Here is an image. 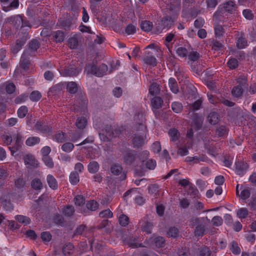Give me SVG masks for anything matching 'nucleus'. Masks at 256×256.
<instances>
[{
  "label": "nucleus",
  "instance_id": "nucleus-1",
  "mask_svg": "<svg viewBox=\"0 0 256 256\" xmlns=\"http://www.w3.org/2000/svg\"><path fill=\"white\" fill-rule=\"evenodd\" d=\"M140 132H136L134 134L132 138V144L134 147H140L142 146L146 140L145 128L142 124L139 125Z\"/></svg>",
  "mask_w": 256,
  "mask_h": 256
},
{
  "label": "nucleus",
  "instance_id": "nucleus-2",
  "mask_svg": "<svg viewBox=\"0 0 256 256\" xmlns=\"http://www.w3.org/2000/svg\"><path fill=\"white\" fill-rule=\"evenodd\" d=\"M13 140L14 141V145L12 146L9 147V149L12 156L21 148L23 144L24 138L22 134L18 133L14 136Z\"/></svg>",
  "mask_w": 256,
  "mask_h": 256
},
{
  "label": "nucleus",
  "instance_id": "nucleus-3",
  "mask_svg": "<svg viewBox=\"0 0 256 256\" xmlns=\"http://www.w3.org/2000/svg\"><path fill=\"white\" fill-rule=\"evenodd\" d=\"M235 4L232 1H229L224 4L222 10H218L214 14V18L216 20H220V17L223 14L222 11L232 13L235 10Z\"/></svg>",
  "mask_w": 256,
  "mask_h": 256
},
{
  "label": "nucleus",
  "instance_id": "nucleus-4",
  "mask_svg": "<svg viewBox=\"0 0 256 256\" xmlns=\"http://www.w3.org/2000/svg\"><path fill=\"white\" fill-rule=\"evenodd\" d=\"M203 218H192L190 220L191 224L195 226H196L194 230V234L196 236H202L205 232V228L204 225L200 224Z\"/></svg>",
  "mask_w": 256,
  "mask_h": 256
},
{
  "label": "nucleus",
  "instance_id": "nucleus-5",
  "mask_svg": "<svg viewBox=\"0 0 256 256\" xmlns=\"http://www.w3.org/2000/svg\"><path fill=\"white\" fill-rule=\"evenodd\" d=\"M248 168V164L244 161H238L235 163V172L239 176H243Z\"/></svg>",
  "mask_w": 256,
  "mask_h": 256
},
{
  "label": "nucleus",
  "instance_id": "nucleus-6",
  "mask_svg": "<svg viewBox=\"0 0 256 256\" xmlns=\"http://www.w3.org/2000/svg\"><path fill=\"white\" fill-rule=\"evenodd\" d=\"M124 162L127 164H130L134 160L135 156L134 152L125 148L122 151Z\"/></svg>",
  "mask_w": 256,
  "mask_h": 256
},
{
  "label": "nucleus",
  "instance_id": "nucleus-7",
  "mask_svg": "<svg viewBox=\"0 0 256 256\" xmlns=\"http://www.w3.org/2000/svg\"><path fill=\"white\" fill-rule=\"evenodd\" d=\"M39 46V43L37 40H32L29 44L28 47L24 51L25 54H30V56H34Z\"/></svg>",
  "mask_w": 256,
  "mask_h": 256
},
{
  "label": "nucleus",
  "instance_id": "nucleus-8",
  "mask_svg": "<svg viewBox=\"0 0 256 256\" xmlns=\"http://www.w3.org/2000/svg\"><path fill=\"white\" fill-rule=\"evenodd\" d=\"M3 4L2 9L5 12L10 10L12 8H18V0H14L8 4L9 0H0Z\"/></svg>",
  "mask_w": 256,
  "mask_h": 256
},
{
  "label": "nucleus",
  "instance_id": "nucleus-9",
  "mask_svg": "<svg viewBox=\"0 0 256 256\" xmlns=\"http://www.w3.org/2000/svg\"><path fill=\"white\" fill-rule=\"evenodd\" d=\"M24 162L28 168L30 166L36 167L38 164V161L32 154H26L24 156Z\"/></svg>",
  "mask_w": 256,
  "mask_h": 256
},
{
  "label": "nucleus",
  "instance_id": "nucleus-10",
  "mask_svg": "<svg viewBox=\"0 0 256 256\" xmlns=\"http://www.w3.org/2000/svg\"><path fill=\"white\" fill-rule=\"evenodd\" d=\"M144 60L146 64L153 66H156L157 63L155 57L149 52H146Z\"/></svg>",
  "mask_w": 256,
  "mask_h": 256
},
{
  "label": "nucleus",
  "instance_id": "nucleus-11",
  "mask_svg": "<svg viewBox=\"0 0 256 256\" xmlns=\"http://www.w3.org/2000/svg\"><path fill=\"white\" fill-rule=\"evenodd\" d=\"M10 19L12 20L13 22H16V24H14L15 25H16L17 24H18V25H19L22 23V27H24V26H28V28L31 27V26L29 22L26 20H24L22 18V16L20 15L14 16L13 18H11Z\"/></svg>",
  "mask_w": 256,
  "mask_h": 256
},
{
  "label": "nucleus",
  "instance_id": "nucleus-12",
  "mask_svg": "<svg viewBox=\"0 0 256 256\" xmlns=\"http://www.w3.org/2000/svg\"><path fill=\"white\" fill-rule=\"evenodd\" d=\"M26 39L22 38V40H18L15 44L11 47V50L14 54L17 53L22 48V46L26 43Z\"/></svg>",
  "mask_w": 256,
  "mask_h": 256
},
{
  "label": "nucleus",
  "instance_id": "nucleus-13",
  "mask_svg": "<svg viewBox=\"0 0 256 256\" xmlns=\"http://www.w3.org/2000/svg\"><path fill=\"white\" fill-rule=\"evenodd\" d=\"M100 137L101 139L103 138L104 141L109 140L110 138H108L112 137L114 135V132L112 130L111 126H106V133L104 132L102 133L99 134Z\"/></svg>",
  "mask_w": 256,
  "mask_h": 256
},
{
  "label": "nucleus",
  "instance_id": "nucleus-14",
  "mask_svg": "<svg viewBox=\"0 0 256 256\" xmlns=\"http://www.w3.org/2000/svg\"><path fill=\"white\" fill-rule=\"evenodd\" d=\"M46 181L48 186L53 190L57 189L58 184L56 180L51 174H48L46 177Z\"/></svg>",
  "mask_w": 256,
  "mask_h": 256
},
{
  "label": "nucleus",
  "instance_id": "nucleus-15",
  "mask_svg": "<svg viewBox=\"0 0 256 256\" xmlns=\"http://www.w3.org/2000/svg\"><path fill=\"white\" fill-rule=\"evenodd\" d=\"M97 70L98 67L94 64H88L85 67V72H86L87 74H92L98 76L101 74L100 72H98Z\"/></svg>",
  "mask_w": 256,
  "mask_h": 256
},
{
  "label": "nucleus",
  "instance_id": "nucleus-16",
  "mask_svg": "<svg viewBox=\"0 0 256 256\" xmlns=\"http://www.w3.org/2000/svg\"><path fill=\"white\" fill-rule=\"evenodd\" d=\"M208 121L211 124H216L219 121V116L216 112H210L208 116Z\"/></svg>",
  "mask_w": 256,
  "mask_h": 256
},
{
  "label": "nucleus",
  "instance_id": "nucleus-17",
  "mask_svg": "<svg viewBox=\"0 0 256 256\" xmlns=\"http://www.w3.org/2000/svg\"><path fill=\"white\" fill-rule=\"evenodd\" d=\"M168 85L170 90L174 94L178 92V88L176 81L174 78H171L168 80Z\"/></svg>",
  "mask_w": 256,
  "mask_h": 256
},
{
  "label": "nucleus",
  "instance_id": "nucleus-18",
  "mask_svg": "<svg viewBox=\"0 0 256 256\" xmlns=\"http://www.w3.org/2000/svg\"><path fill=\"white\" fill-rule=\"evenodd\" d=\"M53 38L57 42H60L64 40V32L61 30H56L52 34Z\"/></svg>",
  "mask_w": 256,
  "mask_h": 256
},
{
  "label": "nucleus",
  "instance_id": "nucleus-19",
  "mask_svg": "<svg viewBox=\"0 0 256 256\" xmlns=\"http://www.w3.org/2000/svg\"><path fill=\"white\" fill-rule=\"evenodd\" d=\"M30 56V54H25V52H24L20 61V66L24 70H26L29 64L28 60V56Z\"/></svg>",
  "mask_w": 256,
  "mask_h": 256
},
{
  "label": "nucleus",
  "instance_id": "nucleus-20",
  "mask_svg": "<svg viewBox=\"0 0 256 256\" xmlns=\"http://www.w3.org/2000/svg\"><path fill=\"white\" fill-rule=\"evenodd\" d=\"M40 138L38 136H31L26 139V144L29 146H34L40 142Z\"/></svg>",
  "mask_w": 256,
  "mask_h": 256
},
{
  "label": "nucleus",
  "instance_id": "nucleus-21",
  "mask_svg": "<svg viewBox=\"0 0 256 256\" xmlns=\"http://www.w3.org/2000/svg\"><path fill=\"white\" fill-rule=\"evenodd\" d=\"M35 127L36 130L43 133L48 132L50 130L48 126L41 122H38L36 124Z\"/></svg>",
  "mask_w": 256,
  "mask_h": 256
},
{
  "label": "nucleus",
  "instance_id": "nucleus-22",
  "mask_svg": "<svg viewBox=\"0 0 256 256\" xmlns=\"http://www.w3.org/2000/svg\"><path fill=\"white\" fill-rule=\"evenodd\" d=\"M153 28L152 23L150 21L144 20L140 24V28L145 32L150 31Z\"/></svg>",
  "mask_w": 256,
  "mask_h": 256
},
{
  "label": "nucleus",
  "instance_id": "nucleus-23",
  "mask_svg": "<svg viewBox=\"0 0 256 256\" xmlns=\"http://www.w3.org/2000/svg\"><path fill=\"white\" fill-rule=\"evenodd\" d=\"M99 164L98 162L93 161L90 162L88 166V170L90 173L94 174L99 170Z\"/></svg>",
  "mask_w": 256,
  "mask_h": 256
},
{
  "label": "nucleus",
  "instance_id": "nucleus-24",
  "mask_svg": "<svg viewBox=\"0 0 256 256\" xmlns=\"http://www.w3.org/2000/svg\"><path fill=\"white\" fill-rule=\"evenodd\" d=\"M82 68H68L65 72L66 74L69 76H77L80 72Z\"/></svg>",
  "mask_w": 256,
  "mask_h": 256
},
{
  "label": "nucleus",
  "instance_id": "nucleus-25",
  "mask_svg": "<svg viewBox=\"0 0 256 256\" xmlns=\"http://www.w3.org/2000/svg\"><path fill=\"white\" fill-rule=\"evenodd\" d=\"M242 191L239 196L243 200H245L248 198L250 195V190L248 187H244L241 188Z\"/></svg>",
  "mask_w": 256,
  "mask_h": 256
},
{
  "label": "nucleus",
  "instance_id": "nucleus-26",
  "mask_svg": "<svg viewBox=\"0 0 256 256\" xmlns=\"http://www.w3.org/2000/svg\"><path fill=\"white\" fill-rule=\"evenodd\" d=\"M15 219L24 225L28 224L30 222L28 217L23 215H16L15 216Z\"/></svg>",
  "mask_w": 256,
  "mask_h": 256
},
{
  "label": "nucleus",
  "instance_id": "nucleus-27",
  "mask_svg": "<svg viewBox=\"0 0 256 256\" xmlns=\"http://www.w3.org/2000/svg\"><path fill=\"white\" fill-rule=\"evenodd\" d=\"M74 246L71 244L65 245L62 248V252L64 256L70 255L73 253Z\"/></svg>",
  "mask_w": 256,
  "mask_h": 256
},
{
  "label": "nucleus",
  "instance_id": "nucleus-28",
  "mask_svg": "<svg viewBox=\"0 0 256 256\" xmlns=\"http://www.w3.org/2000/svg\"><path fill=\"white\" fill-rule=\"evenodd\" d=\"M74 212V208L73 206L68 205L62 210V214L66 216H72Z\"/></svg>",
  "mask_w": 256,
  "mask_h": 256
},
{
  "label": "nucleus",
  "instance_id": "nucleus-29",
  "mask_svg": "<svg viewBox=\"0 0 256 256\" xmlns=\"http://www.w3.org/2000/svg\"><path fill=\"white\" fill-rule=\"evenodd\" d=\"M162 102L163 100L158 96L154 97L152 100V104L153 108L156 109L161 108Z\"/></svg>",
  "mask_w": 256,
  "mask_h": 256
},
{
  "label": "nucleus",
  "instance_id": "nucleus-30",
  "mask_svg": "<svg viewBox=\"0 0 256 256\" xmlns=\"http://www.w3.org/2000/svg\"><path fill=\"white\" fill-rule=\"evenodd\" d=\"M168 135L170 138V140L175 142L178 140L180 136V133L176 129L172 128L170 130Z\"/></svg>",
  "mask_w": 256,
  "mask_h": 256
},
{
  "label": "nucleus",
  "instance_id": "nucleus-31",
  "mask_svg": "<svg viewBox=\"0 0 256 256\" xmlns=\"http://www.w3.org/2000/svg\"><path fill=\"white\" fill-rule=\"evenodd\" d=\"M149 92L152 96L158 94L160 92L159 85L156 83H152L150 87Z\"/></svg>",
  "mask_w": 256,
  "mask_h": 256
},
{
  "label": "nucleus",
  "instance_id": "nucleus-32",
  "mask_svg": "<svg viewBox=\"0 0 256 256\" xmlns=\"http://www.w3.org/2000/svg\"><path fill=\"white\" fill-rule=\"evenodd\" d=\"M248 45L246 40L242 36L239 38L236 42V46L239 49L244 48Z\"/></svg>",
  "mask_w": 256,
  "mask_h": 256
},
{
  "label": "nucleus",
  "instance_id": "nucleus-33",
  "mask_svg": "<svg viewBox=\"0 0 256 256\" xmlns=\"http://www.w3.org/2000/svg\"><path fill=\"white\" fill-rule=\"evenodd\" d=\"M86 124V120L84 117L82 116L78 118L76 124L79 129H83Z\"/></svg>",
  "mask_w": 256,
  "mask_h": 256
},
{
  "label": "nucleus",
  "instance_id": "nucleus-34",
  "mask_svg": "<svg viewBox=\"0 0 256 256\" xmlns=\"http://www.w3.org/2000/svg\"><path fill=\"white\" fill-rule=\"evenodd\" d=\"M86 206L88 210L91 211H94L98 209V204L96 201L94 200H90L87 202Z\"/></svg>",
  "mask_w": 256,
  "mask_h": 256
},
{
  "label": "nucleus",
  "instance_id": "nucleus-35",
  "mask_svg": "<svg viewBox=\"0 0 256 256\" xmlns=\"http://www.w3.org/2000/svg\"><path fill=\"white\" fill-rule=\"evenodd\" d=\"M122 168L120 164H114L110 167L111 172L116 176L120 174L122 172Z\"/></svg>",
  "mask_w": 256,
  "mask_h": 256
},
{
  "label": "nucleus",
  "instance_id": "nucleus-36",
  "mask_svg": "<svg viewBox=\"0 0 256 256\" xmlns=\"http://www.w3.org/2000/svg\"><path fill=\"white\" fill-rule=\"evenodd\" d=\"M152 223L148 222H144L142 225V230L143 232H145L147 234H150L152 228Z\"/></svg>",
  "mask_w": 256,
  "mask_h": 256
},
{
  "label": "nucleus",
  "instance_id": "nucleus-37",
  "mask_svg": "<svg viewBox=\"0 0 256 256\" xmlns=\"http://www.w3.org/2000/svg\"><path fill=\"white\" fill-rule=\"evenodd\" d=\"M66 88L68 90L71 94H75L78 90L77 84L73 82H69L67 84Z\"/></svg>",
  "mask_w": 256,
  "mask_h": 256
},
{
  "label": "nucleus",
  "instance_id": "nucleus-38",
  "mask_svg": "<svg viewBox=\"0 0 256 256\" xmlns=\"http://www.w3.org/2000/svg\"><path fill=\"white\" fill-rule=\"evenodd\" d=\"M136 26L134 24H128L125 28V32L128 35L134 34L136 32Z\"/></svg>",
  "mask_w": 256,
  "mask_h": 256
},
{
  "label": "nucleus",
  "instance_id": "nucleus-39",
  "mask_svg": "<svg viewBox=\"0 0 256 256\" xmlns=\"http://www.w3.org/2000/svg\"><path fill=\"white\" fill-rule=\"evenodd\" d=\"M142 164L146 166L147 168L150 170H154L156 166V161L153 159H148Z\"/></svg>",
  "mask_w": 256,
  "mask_h": 256
},
{
  "label": "nucleus",
  "instance_id": "nucleus-40",
  "mask_svg": "<svg viewBox=\"0 0 256 256\" xmlns=\"http://www.w3.org/2000/svg\"><path fill=\"white\" fill-rule=\"evenodd\" d=\"M242 92V88L240 86H234L232 90V94L236 97L240 96Z\"/></svg>",
  "mask_w": 256,
  "mask_h": 256
},
{
  "label": "nucleus",
  "instance_id": "nucleus-41",
  "mask_svg": "<svg viewBox=\"0 0 256 256\" xmlns=\"http://www.w3.org/2000/svg\"><path fill=\"white\" fill-rule=\"evenodd\" d=\"M183 106L180 102H175L172 104V108L176 113H179L182 112Z\"/></svg>",
  "mask_w": 256,
  "mask_h": 256
},
{
  "label": "nucleus",
  "instance_id": "nucleus-42",
  "mask_svg": "<svg viewBox=\"0 0 256 256\" xmlns=\"http://www.w3.org/2000/svg\"><path fill=\"white\" fill-rule=\"evenodd\" d=\"M6 198H5V196H4L3 198H1V202L3 206L4 207L6 208V210H10L12 208L11 204L10 202V199L8 198V196H6Z\"/></svg>",
  "mask_w": 256,
  "mask_h": 256
},
{
  "label": "nucleus",
  "instance_id": "nucleus-43",
  "mask_svg": "<svg viewBox=\"0 0 256 256\" xmlns=\"http://www.w3.org/2000/svg\"><path fill=\"white\" fill-rule=\"evenodd\" d=\"M4 85L6 90L8 94H11L14 92L16 90V86L13 83L6 82L4 84Z\"/></svg>",
  "mask_w": 256,
  "mask_h": 256
},
{
  "label": "nucleus",
  "instance_id": "nucleus-44",
  "mask_svg": "<svg viewBox=\"0 0 256 256\" xmlns=\"http://www.w3.org/2000/svg\"><path fill=\"white\" fill-rule=\"evenodd\" d=\"M167 234L170 237L176 238L179 236V231L177 228L175 227H172L169 228Z\"/></svg>",
  "mask_w": 256,
  "mask_h": 256
},
{
  "label": "nucleus",
  "instance_id": "nucleus-45",
  "mask_svg": "<svg viewBox=\"0 0 256 256\" xmlns=\"http://www.w3.org/2000/svg\"><path fill=\"white\" fill-rule=\"evenodd\" d=\"M74 148V145L71 142H66L62 146V150L66 152H72Z\"/></svg>",
  "mask_w": 256,
  "mask_h": 256
},
{
  "label": "nucleus",
  "instance_id": "nucleus-46",
  "mask_svg": "<svg viewBox=\"0 0 256 256\" xmlns=\"http://www.w3.org/2000/svg\"><path fill=\"white\" fill-rule=\"evenodd\" d=\"M162 23L163 24L162 28H170L173 23V20L170 17L166 16L162 20Z\"/></svg>",
  "mask_w": 256,
  "mask_h": 256
},
{
  "label": "nucleus",
  "instance_id": "nucleus-47",
  "mask_svg": "<svg viewBox=\"0 0 256 256\" xmlns=\"http://www.w3.org/2000/svg\"><path fill=\"white\" fill-rule=\"evenodd\" d=\"M78 44V38L75 36L71 37L68 39V45L72 49L76 48Z\"/></svg>",
  "mask_w": 256,
  "mask_h": 256
},
{
  "label": "nucleus",
  "instance_id": "nucleus-48",
  "mask_svg": "<svg viewBox=\"0 0 256 256\" xmlns=\"http://www.w3.org/2000/svg\"><path fill=\"white\" fill-rule=\"evenodd\" d=\"M28 110L26 106H22L18 110V116L20 118L25 117L28 114Z\"/></svg>",
  "mask_w": 256,
  "mask_h": 256
},
{
  "label": "nucleus",
  "instance_id": "nucleus-49",
  "mask_svg": "<svg viewBox=\"0 0 256 256\" xmlns=\"http://www.w3.org/2000/svg\"><path fill=\"white\" fill-rule=\"evenodd\" d=\"M128 244L130 247L136 248L142 246V244H140L138 240L136 238H130L128 242Z\"/></svg>",
  "mask_w": 256,
  "mask_h": 256
},
{
  "label": "nucleus",
  "instance_id": "nucleus-50",
  "mask_svg": "<svg viewBox=\"0 0 256 256\" xmlns=\"http://www.w3.org/2000/svg\"><path fill=\"white\" fill-rule=\"evenodd\" d=\"M54 140L58 142H63L66 140L64 134L62 132H58L54 136Z\"/></svg>",
  "mask_w": 256,
  "mask_h": 256
},
{
  "label": "nucleus",
  "instance_id": "nucleus-51",
  "mask_svg": "<svg viewBox=\"0 0 256 256\" xmlns=\"http://www.w3.org/2000/svg\"><path fill=\"white\" fill-rule=\"evenodd\" d=\"M120 224L122 226H126L128 224L129 218L124 214H121L118 219Z\"/></svg>",
  "mask_w": 256,
  "mask_h": 256
},
{
  "label": "nucleus",
  "instance_id": "nucleus-52",
  "mask_svg": "<svg viewBox=\"0 0 256 256\" xmlns=\"http://www.w3.org/2000/svg\"><path fill=\"white\" fill-rule=\"evenodd\" d=\"M32 186L35 190H40L42 188L41 180L38 178H35L32 182Z\"/></svg>",
  "mask_w": 256,
  "mask_h": 256
},
{
  "label": "nucleus",
  "instance_id": "nucleus-53",
  "mask_svg": "<svg viewBox=\"0 0 256 256\" xmlns=\"http://www.w3.org/2000/svg\"><path fill=\"white\" fill-rule=\"evenodd\" d=\"M176 52L181 58L186 57L188 54L186 48L184 47H178L176 50Z\"/></svg>",
  "mask_w": 256,
  "mask_h": 256
},
{
  "label": "nucleus",
  "instance_id": "nucleus-54",
  "mask_svg": "<svg viewBox=\"0 0 256 256\" xmlns=\"http://www.w3.org/2000/svg\"><path fill=\"white\" fill-rule=\"evenodd\" d=\"M70 182L73 184H76L79 182V176L78 173H71L70 176Z\"/></svg>",
  "mask_w": 256,
  "mask_h": 256
},
{
  "label": "nucleus",
  "instance_id": "nucleus-55",
  "mask_svg": "<svg viewBox=\"0 0 256 256\" xmlns=\"http://www.w3.org/2000/svg\"><path fill=\"white\" fill-rule=\"evenodd\" d=\"M42 97V94L38 91L32 92L30 96V99L34 102H37Z\"/></svg>",
  "mask_w": 256,
  "mask_h": 256
},
{
  "label": "nucleus",
  "instance_id": "nucleus-56",
  "mask_svg": "<svg viewBox=\"0 0 256 256\" xmlns=\"http://www.w3.org/2000/svg\"><path fill=\"white\" fill-rule=\"evenodd\" d=\"M223 220L220 216H214L212 219V224L216 226H219L222 224Z\"/></svg>",
  "mask_w": 256,
  "mask_h": 256
},
{
  "label": "nucleus",
  "instance_id": "nucleus-57",
  "mask_svg": "<svg viewBox=\"0 0 256 256\" xmlns=\"http://www.w3.org/2000/svg\"><path fill=\"white\" fill-rule=\"evenodd\" d=\"M154 242L158 248H162L164 246L165 240L163 237L158 236L154 239Z\"/></svg>",
  "mask_w": 256,
  "mask_h": 256
},
{
  "label": "nucleus",
  "instance_id": "nucleus-58",
  "mask_svg": "<svg viewBox=\"0 0 256 256\" xmlns=\"http://www.w3.org/2000/svg\"><path fill=\"white\" fill-rule=\"evenodd\" d=\"M248 214V210L246 208H241L237 212V216L240 218H245Z\"/></svg>",
  "mask_w": 256,
  "mask_h": 256
},
{
  "label": "nucleus",
  "instance_id": "nucleus-59",
  "mask_svg": "<svg viewBox=\"0 0 256 256\" xmlns=\"http://www.w3.org/2000/svg\"><path fill=\"white\" fill-rule=\"evenodd\" d=\"M188 59L192 62L198 60L200 58V54L196 51H192L188 54Z\"/></svg>",
  "mask_w": 256,
  "mask_h": 256
},
{
  "label": "nucleus",
  "instance_id": "nucleus-60",
  "mask_svg": "<svg viewBox=\"0 0 256 256\" xmlns=\"http://www.w3.org/2000/svg\"><path fill=\"white\" fill-rule=\"evenodd\" d=\"M237 83L239 84L238 86H247V78L244 76H240L236 80Z\"/></svg>",
  "mask_w": 256,
  "mask_h": 256
},
{
  "label": "nucleus",
  "instance_id": "nucleus-61",
  "mask_svg": "<svg viewBox=\"0 0 256 256\" xmlns=\"http://www.w3.org/2000/svg\"><path fill=\"white\" fill-rule=\"evenodd\" d=\"M108 70V66L105 64H102L98 67V72H100L101 74L98 76H102L106 74V72Z\"/></svg>",
  "mask_w": 256,
  "mask_h": 256
},
{
  "label": "nucleus",
  "instance_id": "nucleus-62",
  "mask_svg": "<svg viewBox=\"0 0 256 256\" xmlns=\"http://www.w3.org/2000/svg\"><path fill=\"white\" fill-rule=\"evenodd\" d=\"M230 249L234 254H238L240 252V248L238 246V244L235 242H232L231 243Z\"/></svg>",
  "mask_w": 256,
  "mask_h": 256
},
{
  "label": "nucleus",
  "instance_id": "nucleus-63",
  "mask_svg": "<svg viewBox=\"0 0 256 256\" xmlns=\"http://www.w3.org/2000/svg\"><path fill=\"white\" fill-rule=\"evenodd\" d=\"M74 202L76 205L80 206L84 204L85 200L82 196L78 195L74 198Z\"/></svg>",
  "mask_w": 256,
  "mask_h": 256
},
{
  "label": "nucleus",
  "instance_id": "nucleus-64",
  "mask_svg": "<svg viewBox=\"0 0 256 256\" xmlns=\"http://www.w3.org/2000/svg\"><path fill=\"white\" fill-rule=\"evenodd\" d=\"M211 252L209 248L206 246L202 248L199 252L200 256H210Z\"/></svg>",
  "mask_w": 256,
  "mask_h": 256
}]
</instances>
